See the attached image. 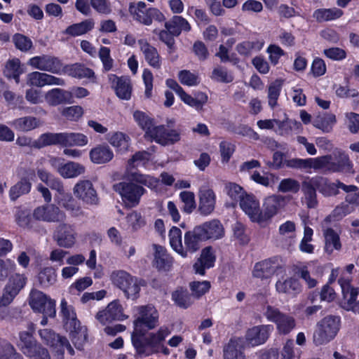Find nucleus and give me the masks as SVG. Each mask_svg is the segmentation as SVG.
<instances>
[{"label":"nucleus","mask_w":359,"mask_h":359,"mask_svg":"<svg viewBox=\"0 0 359 359\" xmlns=\"http://www.w3.org/2000/svg\"><path fill=\"white\" fill-rule=\"evenodd\" d=\"M45 100L49 105L57 106L66 103H72L73 96L72 93L69 91L61 88H54L46 93Z\"/></svg>","instance_id":"nucleus-25"},{"label":"nucleus","mask_w":359,"mask_h":359,"mask_svg":"<svg viewBox=\"0 0 359 359\" xmlns=\"http://www.w3.org/2000/svg\"><path fill=\"white\" fill-rule=\"evenodd\" d=\"M324 158H292L286 162L287 167L297 169H320L322 163H323Z\"/></svg>","instance_id":"nucleus-35"},{"label":"nucleus","mask_w":359,"mask_h":359,"mask_svg":"<svg viewBox=\"0 0 359 359\" xmlns=\"http://www.w3.org/2000/svg\"><path fill=\"white\" fill-rule=\"evenodd\" d=\"M29 305L34 311L41 313L43 316L50 318L55 316V302L39 290H32Z\"/></svg>","instance_id":"nucleus-7"},{"label":"nucleus","mask_w":359,"mask_h":359,"mask_svg":"<svg viewBox=\"0 0 359 359\" xmlns=\"http://www.w3.org/2000/svg\"><path fill=\"white\" fill-rule=\"evenodd\" d=\"M113 188L115 191L121 196L123 201L128 208L137 206L140 203L141 196L145 192V189L142 186L132 182H119L115 184Z\"/></svg>","instance_id":"nucleus-4"},{"label":"nucleus","mask_w":359,"mask_h":359,"mask_svg":"<svg viewBox=\"0 0 359 359\" xmlns=\"http://www.w3.org/2000/svg\"><path fill=\"white\" fill-rule=\"evenodd\" d=\"M83 114V108L78 105L65 107L62 111V115L71 121H77L82 116Z\"/></svg>","instance_id":"nucleus-60"},{"label":"nucleus","mask_w":359,"mask_h":359,"mask_svg":"<svg viewBox=\"0 0 359 359\" xmlns=\"http://www.w3.org/2000/svg\"><path fill=\"white\" fill-rule=\"evenodd\" d=\"M20 339V348L30 359H50L48 350L38 344L29 332H21Z\"/></svg>","instance_id":"nucleus-6"},{"label":"nucleus","mask_w":359,"mask_h":359,"mask_svg":"<svg viewBox=\"0 0 359 359\" xmlns=\"http://www.w3.org/2000/svg\"><path fill=\"white\" fill-rule=\"evenodd\" d=\"M215 262V256L212 252V248L206 247L202 250L201 257L194 264V269L196 273L200 275H204L205 269L212 267Z\"/></svg>","instance_id":"nucleus-29"},{"label":"nucleus","mask_w":359,"mask_h":359,"mask_svg":"<svg viewBox=\"0 0 359 359\" xmlns=\"http://www.w3.org/2000/svg\"><path fill=\"white\" fill-rule=\"evenodd\" d=\"M149 158L150 154L149 152L146 151H137L128 160V165L130 168H135L141 163L144 165L149 161Z\"/></svg>","instance_id":"nucleus-62"},{"label":"nucleus","mask_w":359,"mask_h":359,"mask_svg":"<svg viewBox=\"0 0 359 359\" xmlns=\"http://www.w3.org/2000/svg\"><path fill=\"white\" fill-rule=\"evenodd\" d=\"M41 339L52 348L55 359H63V351L61 349V342L65 337H61L48 329L39 330Z\"/></svg>","instance_id":"nucleus-17"},{"label":"nucleus","mask_w":359,"mask_h":359,"mask_svg":"<svg viewBox=\"0 0 359 359\" xmlns=\"http://www.w3.org/2000/svg\"><path fill=\"white\" fill-rule=\"evenodd\" d=\"M94 20L89 18L67 27L63 33L75 37L88 33L94 28Z\"/></svg>","instance_id":"nucleus-37"},{"label":"nucleus","mask_w":359,"mask_h":359,"mask_svg":"<svg viewBox=\"0 0 359 359\" xmlns=\"http://www.w3.org/2000/svg\"><path fill=\"white\" fill-rule=\"evenodd\" d=\"M60 307L66 330L75 329V326L80 324V322L76 318L74 307L68 305L65 299H62Z\"/></svg>","instance_id":"nucleus-33"},{"label":"nucleus","mask_w":359,"mask_h":359,"mask_svg":"<svg viewBox=\"0 0 359 359\" xmlns=\"http://www.w3.org/2000/svg\"><path fill=\"white\" fill-rule=\"evenodd\" d=\"M271 331L270 325H257L247 330L246 341L252 346H258L264 344L269 338Z\"/></svg>","instance_id":"nucleus-20"},{"label":"nucleus","mask_w":359,"mask_h":359,"mask_svg":"<svg viewBox=\"0 0 359 359\" xmlns=\"http://www.w3.org/2000/svg\"><path fill=\"white\" fill-rule=\"evenodd\" d=\"M262 43L259 41H243L236 46V50L240 55L248 56L253 50H259Z\"/></svg>","instance_id":"nucleus-54"},{"label":"nucleus","mask_w":359,"mask_h":359,"mask_svg":"<svg viewBox=\"0 0 359 359\" xmlns=\"http://www.w3.org/2000/svg\"><path fill=\"white\" fill-rule=\"evenodd\" d=\"M129 137L121 132L113 134L109 140V143L120 151H126L129 147Z\"/></svg>","instance_id":"nucleus-55"},{"label":"nucleus","mask_w":359,"mask_h":359,"mask_svg":"<svg viewBox=\"0 0 359 359\" xmlns=\"http://www.w3.org/2000/svg\"><path fill=\"white\" fill-rule=\"evenodd\" d=\"M4 75L8 79H13L16 83H20V75L23 73L18 59L7 62L4 69Z\"/></svg>","instance_id":"nucleus-46"},{"label":"nucleus","mask_w":359,"mask_h":359,"mask_svg":"<svg viewBox=\"0 0 359 359\" xmlns=\"http://www.w3.org/2000/svg\"><path fill=\"white\" fill-rule=\"evenodd\" d=\"M343 15V11L337 8H321L314 12L313 17L319 22L329 21L339 18Z\"/></svg>","instance_id":"nucleus-42"},{"label":"nucleus","mask_w":359,"mask_h":359,"mask_svg":"<svg viewBox=\"0 0 359 359\" xmlns=\"http://www.w3.org/2000/svg\"><path fill=\"white\" fill-rule=\"evenodd\" d=\"M170 243L172 248L182 257H187L186 251L182 244L181 230L175 226L171 228L169 232Z\"/></svg>","instance_id":"nucleus-44"},{"label":"nucleus","mask_w":359,"mask_h":359,"mask_svg":"<svg viewBox=\"0 0 359 359\" xmlns=\"http://www.w3.org/2000/svg\"><path fill=\"white\" fill-rule=\"evenodd\" d=\"M50 163L64 178H74L84 174L86 171V168L79 163L69 161L63 163L58 158H51Z\"/></svg>","instance_id":"nucleus-12"},{"label":"nucleus","mask_w":359,"mask_h":359,"mask_svg":"<svg viewBox=\"0 0 359 359\" xmlns=\"http://www.w3.org/2000/svg\"><path fill=\"white\" fill-rule=\"evenodd\" d=\"M73 194L88 205H97L100 198L93 182L88 180H79L73 188Z\"/></svg>","instance_id":"nucleus-9"},{"label":"nucleus","mask_w":359,"mask_h":359,"mask_svg":"<svg viewBox=\"0 0 359 359\" xmlns=\"http://www.w3.org/2000/svg\"><path fill=\"white\" fill-rule=\"evenodd\" d=\"M198 211L201 215H208L211 214L215 208L216 196L210 189H201L198 193Z\"/></svg>","instance_id":"nucleus-21"},{"label":"nucleus","mask_w":359,"mask_h":359,"mask_svg":"<svg viewBox=\"0 0 359 359\" xmlns=\"http://www.w3.org/2000/svg\"><path fill=\"white\" fill-rule=\"evenodd\" d=\"M281 82L276 80L269 86L268 90V99L269 104L271 108H273L277 104V100L280 95L281 89Z\"/></svg>","instance_id":"nucleus-57"},{"label":"nucleus","mask_w":359,"mask_h":359,"mask_svg":"<svg viewBox=\"0 0 359 359\" xmlns=\"http://www.w3.org/2000/svg\"><path fill=\"white\" fill-rule=\"evenodd\" d=\"M240 207L252 222H260L259 203L255 196L245 194L240 201Z\"/></svg>","instance_id":"nucleus-19"},{"label":"nucleus","mask_w":359,"mask_h":359,"mask_svg":"<svg viewBox=\"0 0 359 359\" xmlns=\"http://www.w3.org/2000/svg\"><path fill=\"white\" fill-rule=\"evenodd\" d=\"M68 74L72 77L82 79V78H94V72L84 65L80 64H74L67 69Z\"/></svg>","instance_id":"nucleus-48"},{"label":"nucleus","mask_w":359,"mask_h":359,"mask_svg":"<svg viewBox=\"0 0 359 359\" xmlns=\"http://www.w3.org/2000/svg\"><path fill=\"white\" fill-rule=\"evenodd\" d=\"M29 65L35 69L53 74L58 73L62 67L60 61L57 57L48 55L34 57L29 60Z\"/></svg>","instance_id":"nucleus-14"},{"label":"nucleus","mask_w":359,"mask_h":359,"mask_svg":"<svg viewBox=\"0 0 359 359\" xmlns=\"http://www.w3.org/2000/svg\"><path fill=\"white\" fill-rule=\"evenodd\" d=\"M109 79L114 88L116 95L122 100H128L131 97L132 84L130 79L126 76L118 77L115 74H110Z\"/></svg>","instance_id":"nucleus-16"},{"label":"nucleus","mask_w":359,"mask_h":359,"mask_svg":"<svg viewBox=\"0 0 359 359\" xmlns=\"http://www.w3.org/2000/svg\"><path fill=\"white\" fill-rule=\"evenodd\" d=\"M13 39L15 47L22 51H27L32 46V41L22 34H15Z\"/></svg>","instance_id":"nucleus-64"},{"label":"nucleus","mask_w":359,"mask_h":359,"mask_svg":"<svg viewBox=\"0 0 359 359\" xmlns=\"http://www.w3.org/2000/svg\"><path fill=\"white\" fill-rule=\"evenodd\" d=\"M153 248L155 250L154 266L159 271H168L172 264V258L163 246L154 244Z\"/></svg>","instance_id":"nucleus-27"},{"label":"nucleus","mask_w":359,"mask_h":359,"mask_svg":"<svg viewBox=\"0 0 359 359\" xmlns=\"http://www.w3.org/2000/svg\"><path fill=\"white\" fill-rule=\"evenodd\" d=\"M38 278L41 286L48 287L56 281L55 271L52 267L44 268L39 273Z\"/></svg>","instance_id":"nucleus-53"},{"label":"nucleus","mask_w":359,"mask_h":359,"mask_svg":"<svg viewBox=\"0 0 359 359\" xmlns=\"http://www.w3.org/2000/svg\"><path fill=\"white\" fill-rule=\"evenodd\" d=\"M165 27L175 36H178L182 32H189L191 30V25L189 22L180 15H174L165 22Z\"/></svg>","instance_id":"nucleus-32"},{"label":"nucleus","mask_w":359,"mask_h":359,"mask_svg":"<svg viewBox=\"0 0 359 359\" xmlns=\"http://www.w3.org/2000/svg\"><path fill=\"white\" fill-rule=\"evenodd\" d=\"M340 318L334 316H327L318 324L313 333V342L316 346L328 343L332 340L339 330Z\"/></svg>","instance_id":"nucleus-2"},{"label":"nucleus","mask_w":359,"mask_h":359,"mask_svg":"<svg viewBox=\"0 0 359 359\" xmlns=\"http://www.w3.org/2000/svg\"><path fill=\"white\" fill-rule=\"evenodd\" d=\"M110 278L112 283L121 290L128 299H136L139 297L141 286L146 285L144 280L122 270L112 272Z\"/></svg>","instance_id":"nucleus-1"},{"label":"nucleus","mask_w":359,"mask_h":359,"mask_svg":"<svg viewBox=\"0 0 359 359\" xmlns=\"http://www.w3.org/2000/svg\"><path fill=\"white\" fill-rule=\"evenodd\" d=\"M172 299L177 306L182 309L188 308L193 303L191 295L186 290L173 292Z\"/></svg>","instance_id":"nucleus-52"},{"label":"nucleus","mask_w":359,"mask_h":359,"mask_svg":"<svg viewBox=\"0 0 359 359\" xmlns=\"http://www.w3.org/2000/svg\"><path fill=\"white\" fill-rule=\"evenodd\" d=\"M151 133V139L163 146L174 144L180 140L179 132L176 130H168L163 125L156 126Z\"/></svg>","instance_id":"nucleus-18"},{"label":"nucleus","mask_w":359,"mask_h":359,"mask_svg":"<svg viewBox=\"0 0 359 359\" xmlns=\"http://www.w3.org/2000/svg\"><path fill=\"white\" fill-rule=\"evenodd\" d=\"M30 189L31 183L27 179H22L11 188L9 191L10 198L12 201H15L21 195L27 194Z\"/></svg>","instance_id":"nucleus-50"},{"label":"nucleus","mask_w":359,"mask_h":359,"mask_svg":"<svg viewBox=\"0 0 359 359\" xmlns=\"http://www.w3.org/2000/svg\"><path fill=\"white\" fill-rule=\"evenodd\" d=\"M138 43L147 63L153 68L160 69L161 61L157 49L150 45L146 40L140 39L138 41Z\"/></svg>","instance_id":"nucleus-26"},{"label":"nucleus","mask_w":359,"mask_h":359,"mask_svg":"<svg viewBox=\"0 0 359 359\" xmlns=\"http://www.w3.org/2000/svg\"><path fill=\"white\" fill-rule=\"evenodd\" d=\"M280 268L278 259L273 257L257 263L253 271V276L259 278H269Z\"/></svg>","instance_id":"nucleus-24"},{"label":"nucleus","mask_w":359,"mask_h":359,"mask_svg":"<svg viewBox=\"0 0 359 359\" xmlns=\"http://www.w3.org/2000/svg\"><path fill=\"white\" fill-rule=\"evenodd\" d=\"M320 158H324L320 169H325L332 172L353 173V165L345 153L339 152L333 158L331 155L323 156Z\"/></svg>","instance_id":"nucleus-8"},{"label":"nucleus","mask_w":359,"mask_h":359,"mask_svg":"<svg viewBox=\"0 0 359 359\" xmlns=\"http://www.w3.org/2000/svg\"><path fill=\"white\" fill-rule=\"evenodd\" d=\"M133 117L138 125L145 130V137H150L152 135V131L154 130L153 119L149 117L144 112L137 110L133 113Z\"/></svg>","instance_id":"nucleus-40"},{"label":"nucleus","mask_w":359,"mask_h":359,"mask_svg":"<svg viewBox=\"0 0 359 359\" xmlns=\"http://www.w3.org/2000/svg\"><path fill=\"white\" fill-rule=\"evenodd\" d=\"M338 283L342 293V298L340 300L341 308L359 313V301L356 302L359 288L353 287L348 280L344 278L339 279Z\"/></svg>","instance_id":"nucleus-10"},{"label":"nucleus","mask_w":359,"mask_h":359,"mask_svg":"<svg viewBox=\"0 0 359 359\" xmlns=\"http://www.w3.org/2000/svg\"><path fill=\"white\" fill-rule=\"evenodd\" d=\"M159 39L163 42L168 48V53H172L175 51L174 35L168 29L161 30L159 34Z\"/></svg>","instance_id":"nucleus-63"},{"label":"nucleus","mask_w":359,"mask_h":359,"mask_svg":"<svg viewBox=\"0 0 359 359\" xmlns=\"http://www.w3.org/2000/svg\"><path fill=\"white\" fill-rule=\"evenodd\" d=\"M205 233L203 230L201 229L198 226H195L193 230L185 233L184 236V243L185 247L184 250L187 252H194L201 248V243L204 241Z\"/></svg>","instance_id":"nucleus-22"},{"label":"nucleus","mask_w":359,"mask_h":359,"mask_svg":"<svg viewBox=\"0 0 359 359\" xmlns=\"http://www.w3.org/2000/svg\"><path fill=\"white\" fill-rule=\"evenodd\" d=\"M76 237L75 227L68 223L57 225L53 235V238L57 245L64 248H72L76 243Z\"/></svg>","instance_id":"nucleus-11"},{"label":"nucleus","mask_w":359,"mask_h":359,"mask_svg":"<svg viewBox=\"0 0 359 359\" xmlns=\"http://www.w3.org/2000/svg\"><path fill=\"white\" fill-rule=\"evenodd\" d=\"M138 316L134 321L137 332H142L154 329L158 322V313L151 304L141 306L137 308Z\"/></svg>","instance_id":"nucleus-5"},{"label":"nucleus","mask_w":359,"mask_h":359,"mask_svg":"<svg viewBox=\"0 0 359 359\" xmlns=\"http://www.w3.org/2000/svg\"><path fill=\"white\" fill-rule=\"evenodd\" d=\"M264 314L269 321L276 325L277 330L280 334H289L296 326V320L293 316L282 313L272 306L268 305Z\"/></svg>","instance_id":"nucleus-3"},{"label":"nucleus","mask_w":359,"mask_h":359,"mask_svg":"<svg viewBox=\"0 0 359 359\" xmlns=\"http://www.w3.org/2000/svg\"><path fill=\"white\" fill-rule=\"evenodd\" d=\"M285 204V197L280 195H272L265 198L263 210H261L260 222L271 219Z\"/></svg>","instance_id":"nucleus-15"},{"label":"nucleus","mask_w":359,"mask_h":359,"mask_svg":"<svg viewBox=\"0 0 359 359\" xmlns=\"http://www.w3.org/2000/svg\"><path fill=\"white\" fill-rule=\"evenodd\" d=\"M300 189V184L298 181L292 178L283 179L280 181L278 190V191L286 193H297Z\"/></svg>","instance_id":"nucleus-56"},{"label":"nucleus","mask_w":359,"mask_h":359,"mask_svg":"<svg viewBox=\"0 0 359 359\" xmlns=\"http://www.w3.org/2000/svg\"><path fill=\"white\" fill-rule=\"evenodd\" d=\"M41 123L39 119L31 116L16 118L11 123V126L12 127H13L15 130L22 132L31 131L39 127Z\"/></svg>","instance_id":"nucleus-34"},{"label":"nucleus","mask_w":359,"mask_h":359,"mask_svg":"<svg viewBox=\"0 0 359 359\" xmlns=\"http://www.w3.org/2000/svg\"><path fill=\"white\" fill-rule=\"evenodd\" d=\"M225 190L228 196L233 200H241L245 196L243 188L232 182H229L225 186Z\"/></svg>","instance_id":"nucleus-61"},{"label":"nucleus","mask_w":359,"mask_h":359,"mask_svg":"<svg viewBox=\"0 0 359 359\" xmlns=\"http://www.w3.org/2000/svg\"><path fill=\"white\" fill-rule=\"evenodd\" d=\"M311 180L318 191L325 196H335L339 194L335 182H330L328 179L323 177H315Z\"/></svg>","instance_id":"nucleus-38"},{"label":"nucleus","mask_w":359,"mask_h":359,"mask_svg":"<svg viewBox=\"0 0 359 359\" xmlns=\"http://www.w3.org/2000/svg\"><path fill=\"white\" fill-rule=\"evenodd\" d=\"M63 133H46L40 135L37 140L38 149L53 144L62 146Z\"/></svg>","instance_id":"nucleus-45"},{"label":"nucleus","mask_w":359,"mask_h":359,"mask_svg":"<svg viewBox=\"0 0 359 359\" xmlns=\"http://www.w3.org/2000/svg\"><path fill=\"white\" fill-rule=\"evenodd\" d=\"M324 236L325 241V250L328 254H331L334 250L341 248L339 236L332 229H327L324 232Z\"/></svg>","instance_id":"nucleus-43"},{"label":"nucleus","mask_w":359,"mask_h":359,"mask_svg":"<svg viewBox=\"0 0 359 359\" xmlns=\"http://www.w3.org/2000/svg\"><path fill=\"white\" fill-rule=\"evenodd\" d=\"M201 229L203 230L205 233V241L208 239H219L224 234V227L221 222L217 219H212L210 222L198 225Z\"/></svg>","instance_id":"nucleus-28"},{"label":"nucleus","mask_w":359,"mask_h":359,"mask_svg":"<svg viewBox=\"0 0 359 359\" xmlns=\"http://www.w3.org/2000/svg\"><path fill=\"white\" fill-rule=\"evenodd\" d=\"M88 143V137L79 133H63L62 146H84Z\"/></svg>","instance_id":"nucleus-41"},{"label":"nucleus","mask_w":359,"mask_h":359,"mask_svg":"<svg viewBox=\"0 0 359 359\" xmlns=\"http://www.w3.org/2000/svg\"><path fill=\"white\" fill-rule=\"evenodd\" d=\"M25 280L26 278L22 275L16 273L10 278L6 288L12 290L14 294H18L25 285Z\"/></svg>","instance_id":"nucleus-58"},{"label":"nucleus","mask_w":359,"mask_h":359,"mask_svg":"<svg viewBox=\"0 0 359 359\" xmlns=\"http://www.w3.org/2000/svg\"><path fill=\"white\" fill-rule=\"evenodd\" d=\"M180 199L183 203L182 210L188 214L191 213L196 208L195 195L193 192L184 191L180 194Z\"/></svg>","instance_id":"nucleus-51"},{"label":"nucleus","mask_w":359,"mask_h":359,"mask_svg":"<svg viewBox=\"0 0 359 359\" xmlns=\"http://www.w3.org/2000/svg\"><path fill=\"white\" fill-rule=\"evenodd\" d=\"M69 332V338L78 350H82L87 342V327L81 323L75 326V329H67Z\"/></svg>","instance_id":"nucleus-36"},{"label":"nucleus","mask_w":359,"mask_h":359,"mask_svg":"<svg viewBox=\"0 0 359 359\" xmlns=\"http://www.w3.org/2000/svg\"><path fill=\"white\" fill-rule=\"evenodd\" d=\"M62 207L70 212L73 216H79L83 214L81 207L73 198L70 193H66L61 199Z\"/></svg>","instance_id":"nucleus-47"},{"label":"nucleus","mask_w":359,"mask_h":359,"mask_svg":"<svg viewBox=\"0 0 359 359\" xmlns=\"http://www.w3.org/2000/svg\"><path fill=\"white\" fill-rule=\"evenodd\" d=\"M113 156V151L107 144L97 145L90 151L91 161L97 164L106 163L110 161Z\"/></svg>","instance_id":"nucleus-31"},{"label":"nucleus","mask_w":359,"mask_h":359,"mask_svg":"<svg viewBox=\"0 0 359 359\" xmlns=\"http://www.w3.org/2000/svg\"><path fill=\"white\" fill-rule=\"evenodd\" d=\"M335 115L332 114H324L322 116H318L313 121V126L324 132H330L331 130L330 126L335 123Z\"/></svg>","instance_id":"nucleus-49"},{"label":"nucleus","mask_w":359,"mask_h":359,"mask_svg":"<svg viewBox=\"0 0 359 359\" xmlns=\"http://www.w3.org/2000/svg\"><path fill=\"white\" fill-rule=\"evenodd\" d=\"M316 189L311 178H308L302 183V191L308 208H316L318 205Z\"/></svg>","instance_id":"nucleus-30"},{"label":"nucleus","mask_w":359,"mask_h":359,"mask_svg":"<svg viewBox=\"0 0 359 359\" xmlns=\"http://www.w3.org/2000/svg\"><path fill=\"white\" fill-rule=\"evenodd\" d=\"M276 290L280 293L296 294L301 292L302 288L297 280L288 278L284 281L278 280L276 284Z\"/></svg>","instance_id":"nucleus-39"},{"label":"nucleus","mask_w":359,"mask_h":359,"mask_svg":"<svg viewBox=\"0 0 359 359\" xmlns=\"http://www.w3.org/2000/svg\"><path fill=\"white\" fill-rule=\"evenodd\" d=\"M33 216L37 220L46 222H60L66 219V214L54 204L36 208Z\"/></svg>","instance_id":"nucleus-13"},{"label":"nucleus","mask_w":359,"mask_h":359,"mask_svg":"<svg viewBox=\"0 0 359 359\" xmlns=\"http://www.w3.org/2000/svg\"><path fill=\"white\" fill-rule=\"evenodd\" d=\"M245 340L232 338L224 347V359H245L244 354Z\"/></svg>","instance_id":"nucleus-23"},{"label":"nucleus","mask_w":359,"mask_h":359,"mask_svg":"<svg viewBox=\"0 0 359 359\" xmlns=\"http://www.w3.org/2000/svg\"><path fill=\"white\" fill-rule=\"evenodd\" d=\"M107 311L109 313V316L114 320H123L125 316L123 313V309L118 301H114L108 304L106 307Z\"/></svg>","instance_id":"nucleus-59"}]
</instances>
